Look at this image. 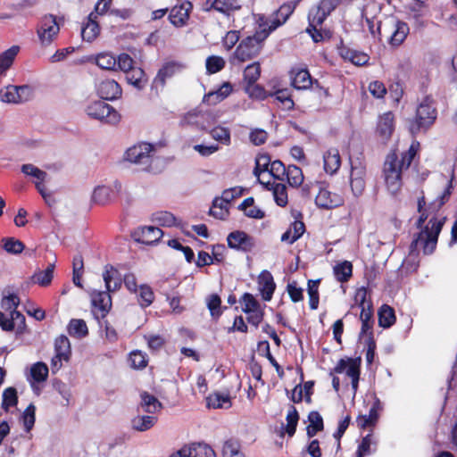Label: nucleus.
Wrapping results in <instances>:
<instances>
[{"label": "nucleus", "instance_id": "nucleus-37", "mask_svg": "<svg viewBox=\"0 0 457 457\" xmlns=\"http://www.w3.org/2000/svg\"><path fill=\"white\" fill-rule=\"evenodd\" d=\"M207 406L209 408H223L228 409L230 407V397L228 395L214 393L210 395L207 399Z\"/></svg>", "mask_w": 457, "mask_h": 457}, {"label": "nucleus", "instance_id": "nucleus-25", "mask_svg": "<svg viewBox=\"0 0 457 457\" xmlns=\"http://www.w3.org/2000/svg\"><path fill=\"white\" fill-rule=\"evenodd\" d=\"M126 79L129 84L132 85L138 90L143 89L148 82V78L144 70L138 67L128 71V72H126Z\"/></svg>", "mask_w": 457, "mask_h": 457}, {"label": "nucleus", "instance_id": "nucleus-34", "mask_svg": "<svg viewBox=\"0 0 457 457\" xmlns=\"http://www.w3.org/2000/svg\"><path fill=\"white\" fill-rule=\"evenodd\" d=\"M54 268V262L49 263L45 270L36 272L32 276L33 282L42 287L48 286L53 279Z\"/></svg>", "mask_w": 457, "mask_h": 457}, {"label": "nucleus", "instance_id": "nucleus-52", "mask_svg": "<svg viewBox=\"0 0 457 457\" xmlns=\"http://www.w3.org/2000/svg\"><path fill=\"white\" fill-rule=\"evenodd\" d=\"M212 137L226 145L230 144V131L224 127H215L210 131Z\"/></svg>", "mask_w": 457, "mask_h": 457}, {"label": "nucleus", "instance_id": "nucleus-38", "mask_svg": "<svg viewBox=\"0 0 457 457\" xmlns=\"http://www.w3.org/2000/svg\"><path fill=\"white\" fill-rule=\"evenodd\" d=\"M395 321V311L390 306L384 304L378 312V324L383 328L391 327Z\"/></svg>", "mask_w": 457, "mask_h": 457}, {"label": "nucleus", "instance_id": "nucleus-20", "mask_svg": "<svg viewBox=\"0 0 457 457\" xmlns=\"http://www.w3.org/2000/svg\"><path fill=\"white\" fill-rule=\"evenodd\" d=\"M290 75L291 84L296 89H307L312 83V77L305 69H293Z\"/></svg>", "mask_w": 457, "mask_h": 457}, {"label": "nucleus", "instance_id": "nucleus-18", "mask_svg": "<svg viewBox=\"0 0 457 457\" xmlns=\"http://www.w3.org/2000/svg\"><path fill=\"white\" fill-rule=\"evenodd\" d=\"M392 34L388 37V42L392 46H399L403 43L410 29L406 22L392 21Z\"/></svg>", "mask_w": 457, "mask_h": 457}, {"label": "nucleus", "instance_id": "nucleus-54", "mask_svg": "<svg viewBox=\"0 0 457 457\" xmlns=\"http://www.w3.org/2000/svg\"><path fill=\"white\" fill-rule=\"evenodd\" d=\"M206 70L210 74L221 71L225 66V61L222 57L217 55L209 56L206 59Z\"/></svg>", "mask_w": 457, "mask_h": 457}, {"label": "nucleus", "instance_id": "nucleus-47", "mask_svg": "<svg viewBox=\"0 0 457 457\" xmlns=\"http://www.w3.org/2000/svg\"><path fill=\"white\" fill-rule=\"evenodd\" d=\"M261 75L260 62H255L247 65L244 71V79L248 86H253L259 79Z\"/></svg>", "mask_w": 457, "mask_h": 457}, {"label": "nucleus", "instance_id": "nucleus-19", "mask_svg": "<svg viewBox=\"0 0 457 457\" xmlns=\"http://www.w3.org/2000/svg\"><path fill=\"white\" fill-rule=\"evenodd\" d=\"M258 288L263 300L270 301L276 288L273 277L268 270H263L258 277Z\"/></svg>", "mask_w": 457, "mask_h": 457}, {"label": "nucleus", "instance_id": "nucleus-14", "mask_svg": "<svg viewBox=\"0 0 457 457\" xmlns=\"http://www.w3.org/2000/svg\"><path fill=\"white\" fill-rule=\"evenodd\" d=\"M184 65L178 62H166L158 71L156 77L154 79L153 87L158 88L160 86L163 87L166 79L171 78L177 72H179L184 69Z\"/></svg>", "mask_w": 457, "mask_h": 457}, {"label": "nucleus", "instance_id": "nucleus-58", "mask_svg": "<svg viewBox=\"0 0 457 457\" xmlns=\"http://www.w3.org/2000/svg\"><path fill=\"white\" fill-rule=\"evenodd\" d=\"M36 407L30 403L22 413V422L27 432L30 431L35 424Z\"/></svg>", "mask_w": 457, "mask_h": 457}, {"label": "nucleus", "instance_id": "nucleus-1", "mask_svg": "<svg viewBox=\"0 0 457 457\" xmlns=\"http://www.w3.org/2000/svg\"><path fill=\"white\" fill-rule=\"evenodd\" d=\"M443 225L444 220L431 219L428 221V225L417 234L410 245V260H414L420 249H422L424 254H430L434 252Z\"/></svg>", "mask_w": 457, "mask_h": 457}, {"label": "nucleus", "instance_id": "nucleus-63", "mask_svg": "<svg viewBox=\"0 0 457 457\" xmlns=\"http://www.w3.org/2000/svg\"><path fill=\"white\" fill-rule=\"evenodd\" d=\"M270 175L278 180H283L287 172V169L282 162L279 160H276L270 164Z\"/></svg>", "mask_w": 457, "mask_h": 457}, {"label": "nucleus", "instance_id": "nucleus-64", "mask_svg": "<svg viewBox=\"0 0 457 457\" xmlns=\"http://www.w3.org/2000/svg\"><path fill=\"white\" fill-rule=\"evenodd\" d=\"M10 319L12 324V330L16 329L21 332L25 328V317L18 311H12L10 312Z\"/></svg>", "mask_w": 457, "mask_h": 457}, {"label": "nucleus", "instance_id": "nucleus-59", "mask_svg": "<svg viewBox=\"0 0 457 457\" xmlns=\"http://www.w3.org/2000/svg\"><path fill=\"white\" fill-rule=\"evenodd\" d=\"M223 457H245L240 452L239 445L236 441H226L222 448Z\"/></svg>", "mask_w": 457, "mask_h": 457}, {"label": "nucleus", "instance_id": "nucleus-45", "mask_svg": "<svg viewBox=\"0 0 457 457\" xmlns=\"http://www.w3.org/2000/svg\"><path fill=\"white\" fill-rule=\"evenodd\" d=\"M2 408L5 411H9L11 407H14L18 403L17 390L14 387H7L2 395Z\"/></svg>", "mask_w": 457, "mask_h": 457}, {"label": "nucleus", "instance_id": "nucleus-7", "mask_svg": "<svg viewBox=\"0 0 457 457\" xmlns=\"http://www.w3.org/2000/svg\"><path fill=\"white\" fill-rule=\"evenodd\" d=\"M33 96V89L28 85L7 86L0 91V99L4 103L21 104L30 100Z\"/></svg>", "mask_w": 457, "mask_h": 457}, {"label": "nucleus", "instance_id": "nucleus-32", "mask_svg": "<svg viewBox=\"0 0 457 457\" xmlns=\"http://www.w3.org/2000/svg\"><path fill=\"white\" fill-rule=\"evenodd\" d=\"M112 189L106 186H97L95 187L92 195L91 202L99 205H105L111 200Z\"/></svg>", "mask_w": 457, "mask_h": 457}, {"label": "nucleus", "instance_id": "nucleus-27", "mask_svg": "<svg viewBox=\"0 0 457 457\" xmlns=\"http://www.w3.org/2000/svg\"><path fill=\"white\" fill-rule=\"evenodd\" d=\"M367 291L364 287L360 288L355 295L356 302H360L361 306V312L360 315L361 321H373L372 320V309L369 303H366Z\"/></svg>", "mask_w": 457, "mask_h": 457}, {"label": "nucleus", "instance_id": "nucleus-31", "mask_svg": "<svg viewBox=\"0 0 457 457\" xmlns=\"http://www.w3.org/2000/svg\"><path fill=\"white\" fill-rule=\"evenodd\" d=\"M403 170L401 168V164H399V160L395 153L389 154L384 163V177L387 176H395L398 174H402Z\"/></svg>", "mask_w": 457, "mask_h": 457}, {"label": "nucleus", "instance_id": "nucleus-29", "mask_svg": "<svg viewBox=\"0 0 457 457\" xmlns=\"http://www.w3.org/2000/svg\"><path fill=\"white\" fill-rule=\"evenodd\" d=\"M232 91V86L228 82L223 83L220 87L214 92H210L204 97V102L209 104H216L226 98Z\"/></svg>", "mask_w": 457, "mask_h": 457}, {"label": "nucleus", "instance_id": "nucleus-16", "mask_svg": "<svg viewBox=\"0 0 457 457\" xmlns=\"http://www.w3.org/2000/svg\"><path fill=\"white\" fill-rule=\"evenodd\" d=\"M191 10V3L185 1L181 4L176 5L170 10L169 19L176 27H181L185 25L188 20Z\"/></svg>", "mask_w": 457, "mask_h": 457}, {"label": "nucleus", "instance_id": "nucleus-23", "mask_svg": "<svg viewBox=\"0 0 457 457\" xmlns=\"http://www.w3.org/2000/svg\"><path fill=\"white\" fill-rule=\"evenodd\" d=\"M105 291H96L91 295L92 304L102 312V316H104L112 307V298Z\"/></svg>", "mask_w": 457, "mask_h": 457}, {"label": "nucleus", "instance_id": "nucleus-22", "mask_svg": "<svg viewBox=\"0 0 457 457\" xmlns=\"http://www.w3.org/2000/svg\"><path fill=\"white\" fill-rule=\"evenodd\" d=\"M394 130V115L388 112L381 115L378 119L377 132L383 138L387 140Z\"/></svg>", "mask_w": 457, "mask_h": 457}, {"label": "nucleus", "instance_id": "nucleus-12", "mask_svg": "<svg viewBox=\"0 0 457 457\" xmlns=\"http://www.w3.org/2000/svg\"><path fill=\"white\" fill-rule=\"evenodd\" d=\"M227 241L230 248L243 252L251 251L254 245L253 238L245 232L239 230L228 234Z\"/></svg>", "mask_w": 457, "mask_h": 457}, {"label": "nucleus", "instance_id": "nucleus-28", "mask_svg": "<svg viewBox=\"0 0 457 457\" xmlns=\"http://www.w3.org/2000/svg\"><path fill=\"white\" fill-rule=\"evenodd\" d=\"M140 397V407L145 412L155 413L162 408V403L147 392L141 393Z\"/></svg>", "mask_w": 457, "mask_h": 457}, {"label": "nucleus", "instance_id": "nucleus-9", "mask_svg": "<svg viewBox=\"0 0 457 457\" xmlns=\"http://www.w3.org/2000/svg\"><path fill=\"white\" fill-rule=\"evenodd\" d=\"M436 119L435 108L427 102L421 103L417 108L416 121L411 125V133L420 130V128L428 127L433 123Z\"/></svg>", "mask_w": 457, "mask_h": 457}, {"label": "nucleus", "instance_id": "nucleus-4", "mask_svg": "<svg viewBox=\"0 0 457 457\" xmlns=\"http://www.w3.org/2000/svg\"><path fill=\"white\" fill-rule=\"evenodd\" d=\"M295 3H287L282 4L270 18L259 15L257 23L260 28L269 30V35L278 27L284 24L295 9Z\"/></svg>", "mask_w": 457, "mask_h": 457}, {"label": "nucleus", "instance_id": "nucleus-10", "mask_svg": "<svg viewBox=\"0 0 457 457\" xmlns=\"http://www.w3.org/2000/svg\"><path fill=\"white\" fill-rule=\"evenodd\" d=\"M333 370L335 373H346V375L352 379V387L353 395H355L360 378V363L353 359H341L338 361Z\"/></svg>", "mask_w": 457, "mask_h": 457}, {"label": "nucleus", "instance_id": "nucleus-21", "mask_svg": "<svg viewBox=\"0 0 457 457\" xmlns=\"http://www.w3.org/2000/svg\"><path fill=\"white\" fill-rule=\"evenodd\" d=\"M106 289L108 292H114L120 289L121 286V277L119 271L111 265L105 266V270L103 274Z\"/></svg>", "mask_w": 457, "mask_h": 457}, {"label": "nucleus", "instance_id": "nucleus-53", "mask_svg": "<svg viewBox=\"0 0 457 457\" xmlns=\"http://www.w3.org/2000/svg\"><path fill=\"white\" fill-rule=\"evenodd\" d=\"M299 420V414L294 406H291L287 415V428L286 432L289 436H293L296 430V426Z\"/></svg>", "mask_w": 457, "mask_h": 457}, {"label": "nucleus", "instance_id": "nucleus-33", "mask_svg": "<svg viewBox=\"0 0 457 457\" xmlns=\"http://www.w3.org/2000/svg\"><path fill=\"white\" fill-rule=\"evenodd\" d=\"M18 52L19 46H13L0 54V76L12 66Z\"/></svg>", "mask_w": 457, "mask_h": 457}, {"label": "nucleus", "instance_id": "nucleus-13", "mask_svg": "<svg viewBox=\"0 0 457 457\" xmlns=\"http://www.w3.org/2000/svg\"><path fill=\"white\" fill-rule=\"evenodd\" d=\"M365 174L366 169L361 162L352 163L350 184L352 191L356 196L361 195L365 189Z\"/></svg>", "mask_w": 457, "mask_h": 457}, {"label": "nucleus", "instance_id": "nucleus-6", "mask_svg": "<svg viewBox=\"0 0 457 457\" xmlns=\"http://www.w3.org/2000/svg\"><path fill=\"white\" fill-rule=\"evenodd\" d=\"M86 112L90 118L108 124H117L120 120V114L112 106L100 100L88 104Z\"/></svg>", "mask_w": 457, "mask_h": 457}, {"label": "nucleus", "instance_id": "nucleus-42", "mask_svg": "<svg viewBox=\"0 0 457 457\" xmlns=\"http://www.w3.org/2000/svg\"><path fill=\"white\" fill-rule=\"evenodd\" d=\"M96 64L102 70L116 71V58L109 53H101L96 57Z\"/></svg>", "mask_w": 457, "mask_h": 457}, {"label": "nucleus", "instance_id": "nucleus-2", "mask_svg": "<svg viewBox=\"0 0 457 457\" xmlns=\"http://www.w3.org/2000/svg\"><path fill=\"white\" fill-rule=\"evenodd\" d=\"M269 37V30L260 28L253 36L244 38L237 46L229 59L233 65L241 64L256 57L262 51L264 40Z\"/></svg>", "mask_w": 457, "mask_h": 457}, {"label": "nucleus", "instance_id": "nucleus-55", "mask_svg": "<svg viewBox=\"0 0 457 457\" xmlns=\"http://www.w3.org/2000/svg\"><path fill=\"white\" fill-rule=\"evenodd\" d=\"M207 3H211L212 8L223 13L237 8L236 0H207Z\"/></svg>", "mask_w": 457, "mask_h": 457}, {"label": "nucleus", "instance_id": "nucleus-5", "mask_svg": "<svg viewBox=\"0 0 457 457\" xmlns=\"http://www.w3.org/2000/svg\"><path fill=\"white\" fill-rule=\"evenodd\" d=\"M154 153V149L152 145L142 143L128 149L126 152V160L136 164L143 165V170L154 171V170L152 167Z\"/></svg>", "mask_w": 457, "mask_h": 457}, {"label": "nucleus", "instance_id": "nucleus-17", "mask_svg": "<svg viewBox=\"0 0 457 457\" xmlns=\"http://www.w3.org/2000/svg\"><path fill=\"white\" fill-rule=\"evenodd\" d=\"M316 205L322 209H332L342 204V198L326 188H320L315 198Z\"/></svg>", "mask_w": 457, "mask_h": 457}, {"label": "nucleus", "instance_id": "nucleus-41", "mask_svg": "<svg viewBox=\"0 0 457 457\" xmlns=\"http://www.w3.org/2000/svg\"><path fill=\"white\" fill-rule=\"evenodd\" d=\"M189 450L192 457H216L212 448L204 443L189 444Z\"/></svg>", "mask_w": 457, "mask_h": 457}, {"label": "nucleus", "instance_id": "nucleus-48", "mask_svg": "<svg viewBox=\"0 0 457 457\" xmlns=\"http://www.w3.org/2000/svg\"><path fill=\"white\" fill-rule=\"evenodd\" d=\"M286 176L291 187H299L303 181L302 170L295 165H289L287 167Z\"/></svg>", "mask_w": 457, "mask_h": 457}, {"label": "nucleus", "instance_id": "nucleus-44", "mask_svg": "<svg viewBox=\"0 0 457 457\" xmlns=\"http://www.w3.org/2000/svg\"><path fill=\"white\" fill-rule=\"evenodd\" d=\"M68 332L71 337L81 338L87 335L88 330L83 320L73 319L68 325Z\"/></svg>", "mask_w": 457, "mask_h": 457}, {"label": "nucleus", "instance_id": "nucleus-61", "mask_svg": "<svg viewBox=\"0 0 457 457\" xmlns=\"http://www.w3.org/2000/svg\"><path fill=\"white\" fill-rule=\"evenodd\" d=\"M273 195L278 205L285 206L287 204V193L286 185L277 183L273 187Z\"/></svg>", "mask_w": 457, "mask_h": 457}, {"label": "nucleus", "instance_id": "nucleus-11", "mask_svg": "<svg viewBox=\"0 0 457 457\" xmlns=\"http://www.w3.org/2000/svg\"><path fill=\"white\" fill-rule=\"evenodd\" d=\"M162 236V230L154 226L139 227L131 233V237L135 241L145 245H154L157 243Z\"/></svg>", "mask_w": 457, "mask_h": 457}, {"label": "nucleus", "instance_id": "nucleus-36", "mask_svg": "<svg viewBox=\"0 0 457 457\" xmlns=\"http://www.w3.org/2000/svg\"><path fill=\"white\" fill-rule=\"evenodd\" d=\"M156 422V418L154 416L149 415H137L135 417L132 421L131 425L133 429L137 431H146L150 429Z\"/></svg>", "mask_w": 457, "mask_h": 457}, {"label": "nucleus", "instance_id": "nucleus-62", "mask_svg": "<svg viewBox=\"0 0 457 457\" xmlns=\"http://www.w3.org/2000/svg\"><path fill=\"white\" fill-rule=\"evenodd\" d=\"M386 186L387 190L392 195H396L402 187L401 174L395 176H387L385 178Z\"/></svg>", "mask_w": 457, "mask_h": 457}, {"label": "nucleus", "instance_id": "nucleus-40", "mask_svg": "<svg viewBox=\"0 0 457 457\" xmlns=\"http://www.w3.org/2000/svg\"><path fill=\"white\" fill-rule=\"evenodd\" d=\"M55 353L62 357L65 361H68L71 356V344L68 337L64 335L58 337L54 342Z\"/></svg>", "mask_w": 457, "mask_h": 457}, {"label": "nucleus", "instance_id": "nucleus-35", "mask_svg": "<svg viewBox=\"0 0 457 457\" xmlns=\"http://www.w3.org/2000/svg\"><path fill=\"white\" fill-rule=\"evenodd\" d=\"M309 426L307 427L308 437L314 436L319 431H321L324 428L323 420L318 411H311L308 415Z\"/></svg>", "mask_w": 457, "mask_h": 457}, {"label": "nucleus", "instance_id": "nucleus-39", "mask_svg": "<svg viewBox=\"0 0 457 457\" xmlns=\"http://www.w3.org/2000/svg\"><path fill=\"white\" fill-rule=\"evenodd\" d=\"M254 200L253 197L245 199L239 205V209L244 211L245 214L253 219H262L264 212L253 205Z\"/></svg>", "mask_w": 457, "mask_h": 457}, {"label": "nucleus", "instance_id": "nucleus-51", "mask_svg": "<svg viewBox=\"0 0 457 457\" xmlns=\"http://www.w3.org/2000/svg\"><path fill=\"white\" fill-rule=\"evenodd\" d=\"M319 283L320 280H309L308 281V295L309 303L312 310H316L319 305Z\"/></svg>", "mask_w": 457, "mask_h": 457}, {"label": "nucleus", "instance_id": "nucleus-50", "mask_svg": "<svg viewBox=\"0 0 457 457\" xmlns=\"http://www.w3.org/2000/svg\"><path fill=\"white\" fill-rule=\"evenodd\" d=\"M21 170L25 175L35 178L37 180V182L45 181L47 177V173L46 171L30 163L23 164Z\"/></svg>", "mask_w": 457, "mask_h": 457}, {"label": "nucleus", "instance_id": "nucleus-43", "mask_svg": "<svg viewBox=\"0 0 457 457\" xmlns=\"http://www.w3.org/2000/svg\"><path fill=\"white\" fill-rule=\"evenodd\" d=\"M353 265L350 262L345 261L334 267V274L340 282H346L352 277Z\"/></svg>", "mask_w": 457, "mask_h": 457}, {"label": "nucleus", "instance_id": "nucleus-3", "mask_svg": "<svg viewBox=\"0 0 457 457\" xmlns=\"http://www.w3.org/2000/svg\"><path fill=\"white\" fill-rule=\"evenodd\" d=\"M340 0H321L318 5L311 9L308 14L309 26L306 31L315 42L323 39L321 30L319 29L327 17L340 4Z\"/></svg>", "mask_w": 457, "mask_h": 457}, {"label": "nucleus", "instance_id": "nucleus-15", "mask_svg": "<svg viewBox=\"0 0 457 457\" xmlns=\"http://www.w3.org/2000/svg\"><path fill=\"white\" fill-rule=\"evenodd\" d=\"M98 96L104 100H114L121 96V87L113 79L102 80L96 86Z\"/></svg>", "mask_w": 457, "mask_h": 457}, {"label": "nucleus", "instance_id": "nucleus-8", "mask_svg": "<svg viewBox=\"0 0 457 457\" xmlns=\"http://www.w3.org/2000/svg\"><path fill=\"white\" fill-rule=\"evenodd\" d=\"M60 31L56 17L52 14L45 15L37 28V36L42 46L50 45Z\"/></svg>", "mask_w": 457, "mask_h": 457}, {"label": "nucleus", "instance_id": "nucleus-46", "mask_svg": "<svg viewBox=\"0 0 457 457\" xmlns=\"http://www.w3.org/2000/svg\"><path fill=\"white\" fill-rule=\"evenodd\" d=\"M152 220L159 226L171 227L176 225L177 219L171 212L160 211L153 214Z\"/></svg>", "mask_w": 457, "mask_h": 457}, {"label": "nucleus", "instance_id": "nucleus-57", "mask_svg": "<svg viewBox=\"0 0 457 457\" xmlns=\"http://www.w3.org/2000/svg\"><path fill=\"white\" fill-rule=\"evenodd\" d=\"M3 247L4 249L12 254H17L22 252L24 249V245L21 241L15 239L13 237H8L3 239Z\"/></svg>", "mask_w": 457, "mask_h": 457}, {"label": "nucleus", "instance_id": "nucleus-56", "mask_svg": "<svg viewBox=\"0 0 457 457\" xmlns=\"http://www.w3.org/2000/svg\"><path fill=\"white\" fill-rule=\"evenodd\" d=\"M342 55L345 59L349 60L358 66L363 65L369 61V56L366 54L354 50H346L345 54H342Z\"/></svg>", "mask_w": 457, "mask_h": 457}, {"label": "nucleus", "instance_id": "nucleus-26", "mask_svg": "<svg viewBox=\"0 0 457 457\" xmlns=\"http://www.w3.org/2000/svg\"><path fill=\"white\" fill-rule=\"evenodd\" d=\"M305 231V226L303 221L295 220L289 228L281 236V241L288 244L295 243Z\"/></svg>", "mask_w": 457, "mask_h": 457}, {"label": "nucleus", "instance_id": "nucleus-24", "mask_svg": "<svg viewBox=\"0 0 457 457\" xmlns=\"http://www.w3.org/2000/svg\"><path fill=\"white\" fill-rule=\"evenodd\" d=\"M324 169L326 172L334 174L337 171L341 164L339 151L337 148L328 149L324 156Z\"/></svg>", "mask_w": 457, "mask_h": 457}, {"label": "nucleus", "instance_id": "nucleus-60", "mask_svg": "<svg viewBox=\"0 0 457 457\" xmlns=\"http://www.w3.org/2000/svg\"><path fill=\"white\" fill-rule=\"evenodd\" d=\"M418 147H419V143L413 142L411 145L409 150L403 154L402 159L399 160V164H401V168L403 170H406L410 167L414 156L417 154Z\"/></svg>", "mask_w": 457, "mask_h": 457}, {"label": "nucleus", "instance_id": "nucleus-49", "mask_svg": "<svg viewBox=\"0 0 457 457\" xmlns=\"http://www.w3.org/2000/svg\"><path fill=\"white\" fill-rule=\"evenodd\" d=\"M30 374L34 381L44 382L48 376V367L44 362H37L31 367Z\"/></svg>", "mask_w": 457, "mask_h": 457}, {"label": "nucleus", "instance_id": "nucleus-30", "mask_svg": "<svg viewBox=\"0 0 457 457\" xmlns=\"http://www.w3.org/2000/svg\"><path fill=\"white\" fill-rule=\"evenodd\" d=\"M95 18H96V16L94 12H91L88 16L87 23L81 29V36L83 39L88 42L93 41L99 34V26L95 21Z\"/></svg>", "mask_w": 457, "mask_h": 457}]
</instances>
